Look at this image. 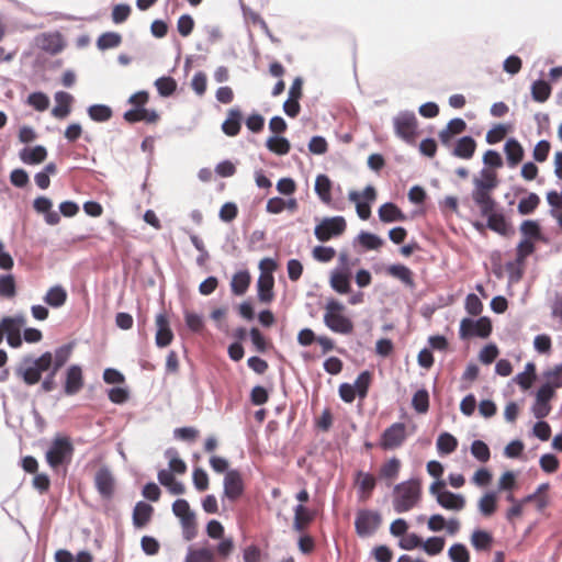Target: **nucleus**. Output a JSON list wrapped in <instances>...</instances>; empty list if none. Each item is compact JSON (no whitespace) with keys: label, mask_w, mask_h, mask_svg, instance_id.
Here are the masks:
<instances>
[{"label":"nucleus","mask_w":562,"mask_h":562,"mask_svg":"<svg viewBox=\"0 0 562 562\" xmlns=\"http://www.w3.org/2000/svg\"><path fill=\"white\" fill-rule=\"evenodd\" d=\"M192 482L196 491L204 492L209 488V475L202 468H195L192 473Z\"/></svg>","instance_id":"61"},{"label":"nucleus","mask_w":562,"mask_h":562,"mask_svg":"<svg viewBox=\"0 0 562 562\" xmlns=\"http://www.w3.org/2000/svg\"><path fill=\"white\" fill-rule=\"evenodd\" d=\"M378 215L383 223L403 222L406 220V215L402 210L393 202H385L379 207Z\"/></svg>","instance_id":"22"},{"label":"nucleus","mask_w":562,"mask_h":562,"mask_svg":"<svg viewBox=\"0 0 562 562\" xmlns=\"http://www.w3.org/2000/svg\"><path fill=\"white\" fill-rule=\"evenodd\" d=\"M325 308L326 312L324 314L323 321L326 327H328L331 331L341 335H349L352 333V321L349 317L341 314V312L345 310L342 303L335 299H330L326 303Z\"/></svg>","instance_id":"4"},{"label":"nucleus","mask_w":562,"mask_h":562,"mask_svg":"<svg viewBox=\"0 0 562 562\" xmlns=\"http://www.w3.org/2000/svg\"><path fill=\"white\" fill-rule=\"evenodd\" d=\"M72 452L74 447L68 438H56L46 452V461L50 468L57 469L70 462Z\"/></svg>","instance_id":"8"},{"label":"nucleus","mask_w":562,"mask_h":562,"mask_svg":"<svg viewBox=\"0 0 562 562\" xmlns=\"http://www.w3.org/2000/svg\"><path fill=\"white\" fill-rule=\"evenodd\" d=\"M423 539L417 533H405L398 541V547L403 550L411 551L416 548H422Z\"/></svg>","instance_id":"60"},{"label":"nucleus","mask_w":562,"mask_h":562,"mask_svg":"<svg viewBox=\"0 0 562 562\" xmlns=\"http://www.w3.org/2000/svg\"><path fill=\"white\" fill-rule=\"evenodd\" d=\"M445 548V538L432 536L429 537L426 541H423L422 549L428 554V555H437L439 554Z\"/></svg>","instance_id":"53"},{"label":"nucleus","mask_w":562,"mask_h":562,"mask_svg":"<svg viewBox=\"0 0 562 562\" xmlns=\"http://www.w3.org/2000/svg\"><path fill=\"white\" fill-rule=\"evenodd\" d=\"M437 503L445 509L459 512L463 509L465 505V498L462 494H457L448 490H443V492L438 495Z\"/></svg>","instance_id":"21"},{"label":"nucleus","mask_w":562,"mask_h":562,"mask_svg":"<svg viewBox=\"0 0 562 562\" xmlns=\"http://www.w3.org/2000/svg\"><path fill=\"white\" fill-rule=\"evenodd\" d=\"M52 364L53 353L50 351H45L38 357L25 355L15 367V374L26 385H35L42 380L43 373L52 368Z\"/></svg>","instance_id":"1"},{"label":"nucleus","mask_w":562,"mask_h":562,"mask_svg":"<svg viewBox=\"0 0 562 562\" xmlns=\"http://www.w3.org/2000/svg\"><path fill=\"white\" fill-rule=\"evenodd\" d=\"M504 153L509 168H515L519 162H521L525 155L521 144L515 137H509L505 142Z\"/></svg>","instance_id":"18"},{"label":"nucleus","mask_w":562,"mask_h":562,"mask_svg":"<svg viewBox=\"0 0 562 562\" xmlns=\"http://www.w3.org/2000/svg\"><path fill=\"white\" fill-rule=\"evenodd\" d=\"M492 322L487 316H481L476 319L464 317L460 322L459 336L461 339H469L473 337L488 338L492 334Z\"/></svg>","instance_id":"6"},{"label":"nucleus","mask_w":562,"mask_h":562,"mask_svg":"<svg viewBox=\"0 0 562 562\" xmlns=\"http://www.w3.org/2000/svg\"><path fill=\"white\" fill-rule=\"evenodd\" d=\"M142 551L147 555H155L159 552L160 543L151 536H143L140 539Z\"/></svg>","instance_id":"64"},{"label":"nucleus","mask_w":562,"mask_h":562,"mask_svg":"<svg viewBox=\"0 0 562 562\" xmlns=\"http://www.w3.org/2000/svg\"><path fill=\"white\" fill-rule=\"evenodd\" d=\"M266 147L268 148L269 151L276 155L284 156L290 151L291 144L289 139L283 136L272 135L267 138Z\"/></svg>","instance_id":"33"},{"label":"nucleus","mask_w":562,"mask_h":562,"mask_svg":"<svg viewBox=\"0 0 562 562\" xmlns=\"http://www.w3.org/2000/svg\"><path fill=\"white\" fill-rule=\"evenodd\" d=\"M184 562H214V553L209 548L189 549Z\"/></svg>","instance_id":"47"},{"label":"nucleus","mask_w":562,"mask_h":562,"mask_svg":"<svg viewBox=\"0 0 562 562\" xmlns=\"http://www.w3.org/2000/svg\"><path fill=\"white\" fill-rule=\"evenodd\" d=\"M154 508L150 504L139 501L136 503L133 510V525L136 528H142L150 520Z\"/></svg>","instance_id":"28"},{"label":"nucleus","mask_w":562,"mask_h":562,"mask_svg":"<svg viewBox=\"0 0 562 562\" xmlns=\"http://www.w3.org/2000/svg\"><path fill=\"white\" fill-rule=\"evenodd\" d=\"M360 193L357 191H350L348 194V199L356 203V211L359 218L366 221L371 215V204L360 201Z\"/></svg>","instance_id":"52"},{"label":"nucleus","mask_w":562,"mask_h":562,"mask_svg":"<svg viewBox=\"0 0 562 562\" xmlns=\"http://www.w3.org/2000/svg\"><path fill=\"white\" fill-rule=\"evenodd\" d=\"M448 558L451 562H470V552L465 544L456 542L449 548Z\"/></svg>","instance_id":"50"},{"label":"nucleus","mask_w":562,"mask_h":562,"mask_svg":"<svg viewBox=\"0 0 562 562\" xmlns=\"http://www.w3.org/2000/svg\"><path fill=\"white\" fill-rule=\"evenodd\" d=\"M248 335L255 351L258 353H266L268 351L270 344L259 328L251 327L248 331Z\"/></svg>","instance_id":"41"},{"label":"nucleus","mask_w":562,"mask_h":562,"mask_svg":"<svg viewBox=\"0 0 562 562\" xmlns=\"http://www.w3.org/2000/svg\"><path fill=\"white\" fill-rule=\"evenodd\" d=\"M27 104L34 110L43 112L49 106V98L42 91H35L29 94Z\"/></svg>","instance_id":"54"},{"label":"nucleus","mask_w":562,"mask_h":562,"mask_svg":"<svg viewBox=\"0 0 562 562\" xmlns=\"http://www.w3.org/2000/svg\"><path fill=\"white\" fill-rule=\"evenodd\" d=\"M356 484L358 485V494L360 497H369L376 485L375 477L370 473L359 470L356 473Z\"/></svg>","instance_id":"30"},{"label":"nucleus","mask_w":562,"mask_h":562,"mask_svg":"<svg viewBox=\"0 0 562 562\" xmlns=\"http://www.w3.org/2000/svg\"><path fill=\"white\" fill-rule=\"evenodd\" d=\"M43 300L47 305L58 308L66 303L67 292L61 285L56 284L46 292Z\"/></svg>","instance_id":"32"},{"label":"nucleus","mask_w":562,"mask_h":562,"mask_svg":"<svg viewBox=\"0 0 562 562\" xmlns=\"http://www.w3.org/2000/svg\"><path fill=\"white\" fill-rule=\"evenodd\" d=\"M371 381H372L371 372L369 370H364L359 373L355 383L352 384L358 393V396L361 400L367 397Z\"/></svg>","instance_id":"49"},{"label":"nucleus","mask_w":562,"mask_h":562,"mask_svg":"<svg viewBox=\"0 0 562 562\" xmlns=\"http://www.w3.org/2000/svg\"><path fill=\"white\" fill-rule=\"evenodd\" d=\"M480 176L481 178L473 179L474 188L471 192V198L480 207V213L486 214L493 206L497 205L495 199L492 196V191L497 188L498 180L497 175L486 168L480 171Z\"/></svg>","instance_id":"2"},{"label":"nucleus","mask_w":562,"mask_h":562,"mask_svg":"<svg viewBox=\"0 0 562 562\" xmlns=\"http://www.w3.org/2000/svg\"><path fill=\"white\" fill-rule=\"evenodd\" d=\"M251 282V277L248 270H240L236 272L231 281V291L234 295H244Z\"/></svg>","instance_id":"31"},{"label":"nucleus","mask_w":562,"mask_h":562,"mask_svg":"<svg viewBox=\"0 0 562 562\" xmlns=\"http://www.w3.org/2000/svg\"><path fill=\"white\" fill-rule=\"evenodd\" d=\"M244 491L241 473L237 469L227 471L223 480V496L235 502L244 494Z\"/></svg>","instance_id":"12"},{"label":"nucleus","mask_w":562,"mask_h":562,"mask_svg":"<svg viewBox=\"0 0 562 562\" xmlns=\"http://www.w3.org/2000/svg\"><path fill=\"white\" fill-rule=\"evenodd\" d=\"M540 204V198L537 193L530 192L526 198H522L517 206V211L521 215H529L535 212V210Z\"/></svg>","instance_id":"45"},{"label":"nucleus","mask_w":562,"mask_h":562,"mask_svg":"<svg viewBox=\"0 0 562 562\" xmlns=\"http://www.w3.org/2000/svg\"><path fill=\"white\" fill-rule=\"evenodd\" d=\"M346 220L341 215L325 217L315 226L314 235L319 241L324 243L340 236L346 231Z\"/></svg>","instance_id":"9"},{"label":"nucleus","mask_w":562,"mask_h":562,"mask_svg":"<svg viewBox=\"0 0 562 562\" xmlns=\"http://www.w3.org/2000/svg\"><path fill=\"white\" fill-rule=\"evenodd\" d=\"M413 408L419 413L425 414L429 409V393L426 389H419L412 397Z\"/></svg>","instance_id":"48"},{"label":"nucleus","mask_w":562,"mask_h":562,"mask_svg":"<svg viewBox=\"0 0 562 562\" xmlns=\"http://www.w3.org/2000/svg\"><path fill=\"white\" fill-rule=\"evenodd\" d=\"M395 135L408 145H415L417 132V117L413 111H400L393 117Z\"/></svg>","instance_id":"5"},{"label":"nucleus","mask_w":562,"mask_h":562,"mask_svg":"<svg viewBox=\"0 0 562 562\" xmlns=\"http://www.w3.org/2000/svg\"><path fill=\"white\" fill-rule=\"evenodd\" d=\"M535 244L530 239H522L516 247V259L518 262H525L526 258L535 251Z\"/></svg>","instance_id":"62"},{"label":"nucleus","mask_w":562,"mask_h":562,"mask_svg":"<svg viewBox=\"0 0 562 562\" xmlns=\"http://www.w3.org/2000/svg\"><path fill=\"white\" fill-rule=\"evenodd\" d=\"M406 439V426L404 423H394L381 435L380 447L384 450H392L403 445Z\"/></svg>","instance_id":"11"},{"label":"nucleus","mask_w":562,"mask_h":562,"mask_svg":"<svg viewBox=\"0 0 562 562\" xmlns=\"http://www.w3.org/2000/svg\"><path fill=\"white\" fill-rule=\"evenodd\" d=\"M401 468V461L393 457L385 462L380 469V476L386 480H394L397 477Z\"/></svg>","instance_id":"55"},{"label":"nucleus","mask_w":562,"mask_h":562,"mask_svg":"<svg viewBox=\"0 0 562 562\" xmlns=\"http://www.w3.org/2000/svg\"><path fill=\"white\" fill-rule=\"evenodd\" d=\"M357 240L366 250H378L384 244L381 237L366 231H361L358 234Z\"/></svg>","instance_id":"38"},{"label":"nucleus","mask_w":562,"mask_h":562,"mask_svg":"<svg viewBox=\"0 0 562 562\" xmlns=\"http://www.w3.org/2000/svg\"><path fill=\"white\" fill-rule=\"evenodd\" d=\"M165 457L169 459V468L170 472L177 474H183L187 471L186 462L179 458L178 451L176 448H168L165 451Z\"/></svg>","instance_id":"43"},{"label":"nucleus","mask_w":562,"mask_h":562,"mask_svg":"<svg viewBox=\"0 0 562 562\" xmlns=\"http://www.w3.org/2000/svg\"><path fill=\"white\" fill-rule=\"evenodd\" d=\"M274 278L273 276H259L257 280V296L261 303H270L274 297L273 292Z\"/></svg>","instance_id":"25"},{"label":"nucleus","mask_w":562,"mask_h":562,"mask_svg":"<svg viewBox=\"0 0 562 562\" xmlns=\"http://www.w3.org/2000/svg\"><path fill=\"white\" fill-rule=\"evenodd\" d=\"M520 232L525 239H540L541 228L537 221L525 220L520 225Z\"/></svg>","instance_id":"57"},{"label":"nucleus","mask_w":562,"mask_h":562,"mask_svg":"<svg viewBox=\"0 0 562 562\" xmlns=\"http://www.w3.org/2000/svg\"><path fill=\"white\" fill-rule=\"evenodd\" d=\"M83 374L79 364H71L66 370L64 393L68 396L76 395L83 387Z\"/></svg>","instance_id":"14"},{"label":"nucleus","mask_w":562,"mask_h":562,"mask_svg":"<svg viewBox=\"0 0 562 562\" xmlns=\"http://www.w3.org/2000/svg\"><path fill=\"white\" fill-rule=\"evenodd\" d=\"M158 482L168 488L173 495H182L186 492V486L182 482L177 481L175 475L166 469H161L157 474Z\"/></svg>","instance_id":"26"},{"label":"nucleus","mask_w":562,"mask_h":562,"mask_svg":"<svg viewBox=\"0 0 562 562\" xmlns=\"http://www.w3.org/2000/svg\"><path fill=\"white\" fill-rule=\"evenodd\" d=\"M20 159L26 165H37L47 157V149L43 145L34 147H24L19 153Z\"/></svg>","instance_id":"23"},{"label":"nucleus","mask_w":562,"mask_h":562,"mask_svg":"<svg viewBox=\"0 0 562 562\" xmlns=\"http://www.w3.org/2000/svg\"><path fill=\"white\" fill-rule=\"evenodd\" d=\"M87 114L93 122L103 123L112 117L113 111L111 106L98 103L88 106Z\"/></svg>","instance_id":"37"},{"label":"nucleus","mask_w":562,"mask_h":562,"mask_svg":"<svg viewBox=\"0 0 562 562\" xmlns=\"http://www.w3.org/2000/svg\"><path fill=\"white\" fill-rule=\"evenodd\" d=\"M315 193L326 204L331 201V181L326 175H318L315 179Z\"/></svg>","instance_id":"34"},{"label":"nucleus","mask_w":562,"mask_h":562,"mask_svg":"<svg viewBox=\"0 0 562 562\" xmlns=\"http://www.w3.org/2000/svg\"><path fill=\"white\" fill-rule=\"evenodd\" d=\"M470 542L476 551H490L494 543V537L486 530L475 529L471 535Z\"/></svg>","instance_id":"29"},{"label":"nucleus","mask_w":562,"mask_h":562,"mask_svg":"<svg viewBox=\"0 0 562 562\" xmlns=\"http://www.w3.org/2000/svg\"><path fill=\"white\" fill-rule=\"evenodd\" d=\"M74 346H75L74 342L64 344V345L57 347L54 350V352H52L53 353L52 367H54L55 370H60L66 364V362L69 360V358L71 356Z\"/></svg>","instance_id":"36"},{"label":"nucleus","mask_w":562,"mask_h":562,"mask_svg":"<svg viewBox=\"0 0 562 562\" xmlns=\"http://www.w3.org/2000/svg\"><path fill=\"white\" fill-rule=\"evenodd\" d=\"M464 308L471 316H479L483 311V303L476 294L469 293L465 297Z\"/></svg>","instance_id":"59"},{"label":"nucleus","mask_w":562,"mask_h":562,"mask_svg":"<svg viewBox=\"0 0 562 562\" xmlns=\"http://www.w3.org/2000/svg\"><path fill=\"white\" fill-rule=\"evenodd\" d=\"M155 87L161 97L168 98L175 93L177 81L170 76H162L156 79Z\"/></svg>","instance_id":"44"},{"label":"nucleus","mask_w":562,"mask_h":562,"mask_svg":"<svg viewBox=\"0 0 562 562\" xmlns=\"http://www.w3.org/2000/svg\"><path fill=\"white\" fill-rule=\"evenodd\" d=\"M94 485L104 499H111L114 494V477L108 467L100 468L94 475Z\"/></svg>","instance_id":"13"},{"label":"nucleus","mask_w":562,"mask_h":562,"mask_svg":"<svg viewBox=\"0 0 562 562\" xmlns=\"http://www.w3.org/2000/svg\"><path fill=\"white\" fill-rule=\"evenodd\" d=\"M137 98H142L140 102L137 103L133 109L125 111L123 119L128 123H136L140 121L155 123L159 119L157 111L154 109H146L144 106L148 99L147 92L139 91L132 94L128 99V102H134V100Z\"/></svg>","instance_id":"7"},{"label":"nucleus","mask_w":562,"mask_h":562,"mask_svg":"<svg viewBox=\"0 0 562 562\" xmlns=\"http://www.w3.org/2000/svg\"><path fill=\"white\" fill-rule=\"evenodd\" d=\"M26 318L23 314H16L14 316H5L0 322V327L5 337L16 336L21 334V328L25 325Z\"/></svg>","instance_id":"24"},{"label":"nucleus","mask_w":562,"mask_h":562,"mask_svg":"<svg viewBox=\"0 0 562 562\" xmlns=\"http://www.w3.org/2000/svg\"><path fill=\"white\" fill-rule=\"evenodd\" d=\"M329 284L334 291L339 294H347L351 288V274L349 269H340V267L331 271Z\"/></svg>","instance_id":"16"},{"label":"nucleus","mask_w":562,"mask_h":562,"mask_svg":"<svg viewBox=\"0 0 562 562\" xmlns=\"http://www.w3.org/2000/svg\"><path fill=\"white\" fill-rule=\"evenodd\" d=\"M243 123V113L239 108L229 109L227 112V117L222 123V132L229 136H237L240 132Z\"/></svg>","instance_id":"17"},{"label":"nucleus","mask_w":562,"mask_h":562,"mask_svg":"<svg viewBox=\"0 0 562 562\" xmlns=\"http://www.w3.org/2000/svg\"><path fill=\"white\" fill-rule=\"evenodd\" d=\"M122 42L121 34L116 32L102 33L97 40V47L100 50H106L117 47Z\"/></svg>","instance_id":"42"},{"label":"nucleus","mask_w":562,"mask_h":562,"mask_svg":"<svg viewBox=\"0 0 562 562\" xmlns=\"http://www.w3.org/2000/svg\"><path fill=\"white\" fill-rule=\"evenodd\" d=\"M16 293L15 280L12 274L0 276V296L13 297Z\"/></svg>","instance_id":"58"},{"label":"nucleus","mask_w":562,"mask_h":562,"mask_svg":"<svg viewBox=\"0 0 562 562\" xmlns=\"http://www.w3.org/2000/svg\"><path fill=\"white\" fill-rule=\"evenodd\" d=\"M382 516L376 510L360 509L355 520L356 532L359 537L372 536L381 526Z\"/></svg>","instance_id":"10"},{"label":"nucleus","mask_w":562,"mask_h":562,"mask_svg":"<svg viewBox=\"0 0 562 562\" xmlns=\"http://www.w3.org/2000/svg\"><path fill=\"white\" fill-rule=\"evenodd\" d=\"M193 27H194V20L190 14H188V13L182 14L178 19L177 30L181 36H183V37L189 36L192 33Z\"/></svg>","instance_id":"63"},{"label":"nucleus","mask_w":562,"mask_h":562,"mask_svg":"<svg viewBox=\"0 0 562 562\" xmlns=\"http://www.w3.org/2000/svg\"><path fill=\"white\" fill-rule=\"evenodd\" d=\"M551 86L548 81L543 79H537L532 82L530 92L531 98L539 103L546 102L551 94Z\"/></svg>","instance_id":"35"},{"label":"nucleus","mask_w":562,"mask_h":562,"mask_svg":"<svg viewBox=\"0 0 562 562\" xmlns=\"http://www.w3.org/2000/svg\"><path fill=\"white\" fill-rule=\"evenodd\" d=\"M386 272L391 277L400 280L406 288L414 290L416 283L412 270L403 263H393L386 267Z\"/></svg>","instance_id":"20"},{"label":"nucleus","mask_w":562,"mask_h":562,"mask_svg":"<svg viewBox=\"0 0 562 562\" xmlns=\"http://www.w3.org/2000/svg\"><path fill=\"white\" fill-rule=\"evenodd\" d=\"M436 446L440 454H450L457 449L458 440L454 436L445 431L439 435Z\"/></svg>","instance_id":"40"},{"label":"nucleus","mask_w":562,"mask_h":562,"mask_svg":"<svg viewBox=\"0 0 562 562\" xmlns=\"http://www.w3.org/2000/svg\"><path fill=\"white\" fill-rule=\"evenodd\" d=\"M471 454L480 462H487L491 458L488 446L480 439H476L471 443Z\"/></svg>","instance_id":"56"},{"label":"nucleus","mask_w":562,"mask_h":562,"mask_svg":"<svg viewBox=\"0 0 562 562\" xmlns=\"http://www.w3.org/2000/svg\"><path fill=\"white\" fill-rule=\"evenodd\" d=\"M497 508V494L494 491L486 492L479 501V510L482 515L490 517Z\"/></svg>","instance_id":"39"},{"label":"nucleus","mask_w":562,"mask_h":562,"mask_svg":"<svg viewBox=\"0 0 562 562\" xmlns=\"http://www.w3.org/2000/svg\"><path fill=\"white\" fill-rule=\"evenodd\" d=\"M395 497L393 508L402 514L411 510L420 498V482L418 479H409L394 486Z\"/></svg>","instance_id":"3"},{"label":"nucleus","mask_w":562,"mask_h":562,"mask_svg":"<svg viewBox=\"0 0 562 562\" xmlns=\"http://www.w3.org/2000/svg\"><path fill=\"white\" fill-rule=\"evenodd\" d=\"M486 217V227L501 236H508L513 233L512 225L507 222L502 212H496V206H493L486 214H481Z\"/></svg>","instance_id":"15"},{"label":"nucleus","mask_w":562,"mask_h":562,"mask_svg":"<svg viewBox=\"0 0 562 562\" xmlns=\"http://www.w3.org/2000/svg\"><path fill=\"white\" fill-rule=\"evenodd\" d=\"M54 98L57 104L53 108L52 115L59 120L67 117L71 112L74 97L66 91H57Z\"/></svg>","instance_id":"19"},{"label":"nucleus","mask_w":562,"mask_h":562,"mask_svg":"<svg viewBox=\"0 0 562 562\" xmlns=\"http://www.w3.org/2000/svg\"><path fill=\"white\" fill-rule=\"evenodd\" d=\"M180 524L182 527V537L187 541H191L196 537V521H195V513L192 515H187V517H182L180 519Z\"/></svg>","instance_id":"51"},{"label":"nucleus","mask_w":562,"mask_h":562,"mask_svg":"<svg viewBox=\"0 0 562 562\" xmlns=\"http://www.w3.org/2000/svg\"><path fill=\"white\" fill-rule=\"evenodd\" d=\"M475 148H476L475 139L472 136L467 135V136H462L458 139L451 154L458 158L470 159L473 157Z\"/></svg>","instance_id":"27"},{"label":"nucleus","mask_w":562,"mask_h":562,"mask_svg":"<svg viewBox=\"0 0 562 562\" xmlns=\"http://www.w3.org/2000/svg\"><path fill=\"white\" fill-rule=\"evenodd\" d=\"M562 387V380L557 382H544L537 391L536 398L538 402H547L550 404V401L555 394V389Z\"/></svg>","instance_id":"46"}]
</instances>
